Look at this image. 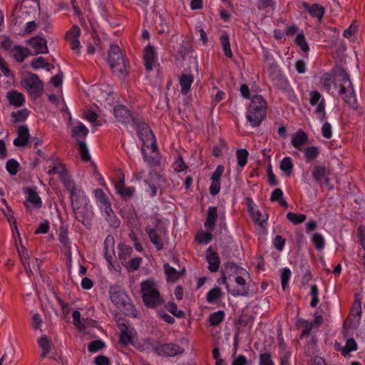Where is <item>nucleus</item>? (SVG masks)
<instances>
[{
  "mask_svg": "<svg viewBox=\"0 0 365 365\" xmlns=\"http://www.w3.org/2000/svg\"><path fill=\"white\" fill-rule=\"evenodd\" d=\"M335 88L339 86V94L349 106L355 107L356 99L354 92L352 83L349 75L345 71H341L337 76L336 82L334 83Z\"/></svg>",
  "mask_w": 365,
  "mask_h": 365,
  "instance_id": "obj_6",
  "label": "nucleus"
},
{
  "mask_svg": "<svg viewBox=\"0 0 365 365\" xmlns=\"http://www.w3.org/2000/svg\"><path fill=\"white\" fill-rule=\"evenodd\" d=\"M59 178H60L61 181L63 182V184L66 187V188L69 190L71 195L73 188L79 187L78 186H76L73 184V182L71 179L70 176L68 175L66 170H64L62 172V173L59 175Z\"/></svg>",
  "mask_w": 365,
  "mask_h": 365,
  "instance_id": "obj_39",
  "label": "nucleus"
},
{
  "mask_svg": "<svg viewBox=\"0 0 365 365\" xmlns=\"http://www.w3.org/2000/svg\"><path fill=\"white\" fill-rule=\"evenodd\" d=\"M140 293L147 307L155 308L163 302L158 284L153 279H149L141 282Z\"/></svg>",
  "mask_w": 365,
  "mask_h": 365,
  "instance_id": "obj_5",
  "label": "nucleus"
},
{
  "mask_svg": "<svg viewBox=\"0 0 365 365\" xmlns=\"http://www.w3.org/2000/svg\"><path fill=\"white\" fill-rule=\"evenodd\" d=\"M357 348L358 346L356 341L353 338L348 339L344 348H343V355L344 356H348L350 352L356 351Z\"/></svg>",
  "mask_w": 365,
  "mask_h": 365,
  "instance_id": "obj_46",
  "label": "nucleus"
},
{
  "mask_svg": "<svg viewBox=\"0 0 365 365\" xmlns=\"http://www.w3.org/2000/svg\"><path fill=\"white\" fill-rule=\"evenodd\" d=\"M144 61L146 69L153 70L156 62V53L154 47L148 45L145 48Z\"/></svg>",
  "mask_w": 365,
  "mask_h": 365,
  "instance_id": "obj_23",
  "label": "nucleus"
},
{
  "mask_svg": "<svg viewBox=\"0 0 365 365\" xmlns=\"http://www.w3.org/2000/svg\"><path fill=\"white\" fill-rule=\"evenodd\" d=\"M113 114L119 122L125 125H130L132 127L139 120L133 117L130 111L123 106H116L113 108Z\"/></svg>",
  "mask_w": 365,
  "mask_h": 365,
  "instance_id": "obj_12",
  "label": "nucleus"
},
{
  "mask_svg": "<svg viewBox=\"0 0 365 365\" xmlns=\"http://www.w3.org/2000/svg\"><path fill=\"white\" fill-rule=\"evenodd\" d=\"M267 110V101L262 96L256 95L252 98L246 113V118L252 127L260 125L266 117Z\"/></svg>",
  "mask_w": 365,
  "mask_h": 365,
  "instance_id": "obj_4",
  "label": "nucleus"
},
{
  "mask_svg": "<svg viewBox=\"0 0 365 365\" xmlns=\"http://www.w3.org/2000/svg\"><path fill=\"white\" fill-rule=\"evenodd\" d=\"M309 13L312 16L317 17L321 19L324 14V9L322 6L318 4H313L311 6H306Z\"/></svg>",
  "mask_w": 365,
  "mask_h": 365,
  "instance_id": "obj_43",
  "label": "nucleus"
},
{
  "mask_svg": "<svg viewBox=\"0 0 365 365\" xmlns=\"http://www.w3.org/2000/svg\"><path fill=\"white\" fill-rule=\"evenodd\" d=\"M27 201L31 203L34 207L39 208L41 207L42 202L38 194L32 189H28L26 190Z\"/></svg>",
  "mask_w": 365,
  "mask_h": 365,
  "instance_id": "obj_33",
  "label": "nucleus"
},
{
  "mask_svg": "<svg viewBox=\"0 0 365 365\" xmlns=\"http://www.w3.org/2000/svg\"><path fill=\"white\" fill-rule=\"evenodd\" d=\"M141 262L142 258L137 257L131 259L128 262H126L123 265L128 269V272H134L139 268Z\"/></svg>",
  "mask_w": 365,
  "mask_h": 365,
  "instance_id": "obj_44",
  "label": "nucleus"
},
{
  "mask_svg": "<svg viewBox=\"0 0 365 365\" xmlns=\"http://www.w3.org/2000/svg\"><path fill=\"white\" fill-rule=\"evenodd\" d=\"M120 329L119 341L123 345H128L133 343V339L135 336V331L129 324L124 322L118 324Z\"/></svg>",
  "mask_w": 365,
  "mask_h": 365,
  "instance_id": "obj_17",
  "label": "nucleus"
},
{
  "mask_svg": "<svg viewBox=\"0 0 365 365\" xmlns=\"http://www.w3.org/2000/svg\"><path fill=\"white\" fill-rule=\"evenodd\" d=\"M145 232L148 235L151 242L159 250L163 248V242L158 232L161 233V230L158 227V225L155 228L152 227L150 225H147L145 227Z\"/></svg>",
  "mask_w": 365,
  "mask_h": 365,
  "instance_id": "obj_20",
  "label": "nucleus"
},
{
  "mask_svg": "<svg viewBox=\"0 0 365 365\" xmlns=\"http://www.w3.org/2000/svg\"><path fill=\"white\" fill-rule=\"evenodd\" d=\"M194 81V77L191 74L184 73L180 78V85L181 87V93L186 95L190 90L192 83Z\"/></svg>",
  "mask_w": 365,
  "mask_h": 365,
  "instance_id": "obj_26",
  "label": "nucleus"
},
{
  "mask_svg": "<svg viewBox=\"0 0 365 365\" xmlns=\"http://www.w3.org/2000/svg\"><path fill=\"white\" fill-rule=\"evenodd\" d=\"M217 217V211L215 207H210L207 210V216L205 222L207 230H212Z\"/></svg>",
  "mask_w": 365,
  "mask_h": 365,
  "instance_id": "obj_30",
  "label": "nucleus"
},
{
  "mask_svg": "<svg viewBox=\"0 0 365 365\" xmlns=\"http://www.w3.org/2000/svg\"><path fill=\"white\" fill-rule=\"evenodd\" d=\"M264 61L268 67V70L270 72L276 71V70L277 68V64L275 62L272 54L267 50L264 51Z\"/></svg>",
  "mask_w": 365,
  "mask_h": 365,
  "instance_id": "obj_42",
  "label": "nucleus"
},
{
  "mask_svg": "<svg viewBox=\"0 0 365 365\" xmlns=\"http://www.w3.org/2000/svg\"><path fill=\"white\" fill-rule=\"evenodd\" d=\"M206 259L208 262V269L211 272H215L218 270L220 261L217 252L210 247L206 252Z\"/></svg>",
  "mask_w": 365,
  "mask_h": 365,
  "instance_id": "obj_21",
  "label": "nucleus"
},
{
  "mask_svg": "<svg viewBox=\"0 0 365 365\" xmlns=\"http://www.w3.org/2000/svg\"><path fill=\"white\" fill-rule=\"evenodd\" d=\"M105 346L103 341L101 340H95L91 341L88 346V349L90 352H96L100 349H103Z\"/></svg>",
  "mask_w": 365,
  "mask_h": 365,
  "instance_id": "obj_60",
  "label": "nucleus"
},
{
  "mask_svg": "<svg viewBox=\"0 0 365 365\" xmlns=\"http://www.w3.org/2000/svg\"><path fill=\"white\" fill-rule=\"evenodd\" d=\"M19 255L29 275L39 271L40 262L37 258L29 256L27 252L24 250L19 251Z\"/></svg>",
  "mask_w": 365,
  "mask_h": 365,
  "instance_id": "obj_13",
  "label": "nucleus"
},
{
  "mask_svg": "<svg viewBox=\"0 0 365 365\" xmlns=\"http://www.w3.org/2000/svg\"><path fill=\"white\" fill-rule=\"evenodd\" d=\"M249 212L252 220L259 225H262L263 222H264L267 219V217L265 215L261 214L258 210L252 206H250Z\"/></svg>",
  "mask_w": 365,
  "mask_h": 365,
  "instance_id": "obj_35",
  "label": "nucleus"
},
{
  "mask_svg": "<svg viewBox=\"0 0 365 365\" xmlns=\"http://www.w3.org/2000/svg\"><path fill=\"white\" fill-rule=\"evenodd\" d=\"M81 31L78 26H73L67 31L66 39L69 43L71 48L76 53H80L81 46L79 41V36Z\"/></svg>",
  "mask_w": 365,
  "mask_h": 365,
  "instance_id": "obj_15",
  "label": "nucleus"
},
{
  "mask_svg": "<svg viewBox=\"0 0 365 365\" xmlns=\"http://www.w3.org/2000/svg\"><path fill=\"white\" fill-rule=\"evenodd\" d=\"M136 129L143 145L141 151L145 160L150 165H156L159 162V153L155 136L148 125L140 120L133 126Z\"/></svg>",
  "mask_w": 365,
  "mask_h": 365,
  "instance_id": "obj_2",
  "label": "nucleus"
},
{
  "mask_svg": "<svg viewBox=\"0 0 365 365\" xmlns=\"http://www.w3.org/2000/svg\"><path fill=\"white\" fill-rule=\"evenodd\" d=\"M71 200L76 219L85 226H88L93 215V212L92 205L85 192L81 187L73 188Z\"/></svg>",
  "mask_w": 365,
  "mask_h": 365,
  "instance_id": "obj_3",
  "label": "nucleus"
},
{
  "mask_svg": "<svg viewBox=\"0 0 365 365\" xmlns=\"http://www.w3.org/2000/svg\"><path fill=\"white\" fill-rule=\"evenodd\" d=\"M165 307H166L167 310L169 312H170L171 314H173L175 317H181L184 316V314H185L184 312L182 311V310H179L178 309V307H177L176 304L173 302H168L165 305Z\"/></svg>",
  "mask_w": 365,
  "mask_h": 365,
  "instance_id": "obj_51",
  "label": "nucleus"
},
{
  "mask_svg": "<svg viewBox=\"0 0 365 365\" xmlns=\"http://www.w3.org/2000/svg\"><path fill=\"white\" fill-rule=\"evenodd\" d=\"M295 42L297 44V46H299L304 52L306 53L309 51V47L306 41V39H305V37H304L303 33H299L297 34V36L295 38Z\"/></svg>",
  "mask_w": 365,
  "mask_h": 365,
  "instance_id": "obj_49",
  "label": "nucleus"
},
{
  "mask_svg": "<svg viewBox=\"0 0 365 365\" xmlns=\"http://www.w3.org/2000/svg\"><path fill=\"white\" fill-rule=\"evenodd\" d=\"M92 92L100 102L107 101L112 93L111 88L107 85L93 86Z\"/></svg>",
  "mask_w": 365,
  "mask_h": 365,
  "instance_id": "obj_22",
  "label": "nucleus"
},
{
  "mask_svg": "<svg viewBox=\"0 0 365 365\" xmlns=\"http://www.w3.org/2000/svg\"><path fill=\"white\" fill-rule=\"evenodd\" d=\"M225 313L223 311H217L212 313L208 318V321L212 326L220 324L224 319Z\"/></svg>",
  "mask_w": 365,
  "mask_h": 365,
  "instance_id": "obj_41",
  "label": "nucleus"
},
{
  "mask_svg": "<svg viewBox=\"0 0 365 365\" xmlns=\"http://www.w3.org/2000/svg\"><path fill=\"white\" fill-rule=\"evenodd\" d=\"M312 242L314 245L315 247L320 250L324 247V239L323 236L319 233H315L312 237Z\"/></svg>",
  "mask_w": 365,
  "mask_h": 365,
  "instance_id": "obj_50",
  "label": "nucleus"
},
{
  "mask_svg": "<svg viewBox=\"0 0 365 365\" xmlns=\"http://www.w3.org/2000/svg\"><path fill=\"white\" fill-rule=\"evenodd\" d=\"M319 154V148L317 146H309L304 150V155L307 161L315 160Z\"/></svg>",
  "mask_w": 365,
  "mask_h": 365,
  "instance_id": "obj_38",
  "label": "nucleus"
},
{
  "mask_svg": "<svg viewBox=\"0 0 365 365\" xmlns=\"http://www.w3.org/2000/svg\"><path fill=\"white\" fill-rule=\"evenodd\" d=\"M20 83L33 98H36L43 93V83L36 74L29 73L21 80Z\"/></svg>",
  "mask_w": 365,
  "mask_h": 365,
  "instance_id": "obj_8",
  "label": "nucleus"
},
{
  "mask_svg": "<svg viewBox=\"0 0 365 365\" xmlns=\"http://www.w3.org/2000/svg\"><path fill=\"white\" fill-rule=\"evenodd\" d=\"M94 196L98 206L101 209L103 215L105 216L106 220L113 227L119 225V221L114 215L112 210L111 205L105 192L101 189H96L93 191Z\"/></svg>",
  "mask_w": 365,
  "mask_h": 365,
  "instance_id": "obj_7",
  "label": "nucleus"
},
{
  "mask_svg": "<svg viewBox=\"0 0 365 365\" xmlns=\"http://www.w3.org/2000/svg\"><path fill=\"white\" fill-rule=\"evenodd\" d=\"M79 153L83 160L88 161L91 159L88 149L84 141L79 142Z\"/></svg>",
  "mask_w": 365,
  "mask_h": 365,
  "instance_id": "obj_57",
  "label": "nucleus"
},
{
  "mask_svg": "<svg viewBox=\"0 0 365 365\" xmlns=\"http://www.w3.org/2000/svg\"><path fill=\"white\" fill-rule=\"evenodd\" d=\"M73 322L74 325L80 330L84 331V324L81 320V313L78 310H75L72 314Z\"/></svg>",
  "mask_w": 365,
  "mask_h": 365,
  "instance_id": "obj_58",
  "label": "nucleus"
},
{
  "mask_svg": "<svg viewBox=\"0 0 365 365\" xmlns=\"http://www.w3.org/2000/svg\"><path fill=\"white\" fill-rule=\"evenodd\" d=\"M259 364L260 365H274L271 359V356L267 353H264L260 355Z\"/></svg>",
  "mask_w": 365,
  "mask_h": 365,
  "instance_id": "obj_64",
  "label": "nucleus"
},
{
  "mask_svg": "<svg viewBox=\"0 0 365 365\" xmlns=\"http://www.w3.org/2000/svg\"><path fill=\"white\" fill-rule=\"evenodd\" d=\"M287 218L294 225H299L305 221L307 217L304 214H297L294 212H288Z\"/></svg>",
  "mask_w": 365,
  "mask_h": 365,
  "instance_id": "obj_45",
  "label": "nucleus"
},
{
  "mask_svg": "<svg viewBox=\"0 0 365 365\" xmlns=\"http://www.w3.org/2000/svg\"><path fill=\"white\" fill-rule=\"evenodd\" d=\"M164 268L168 280L175 282L178 279L180 274V272L177 271L167 263L164 264Z\"/></svg>",
  "mask_w": 365,
  "mask_h": 365,
  "instance_id": "obj_40",
  "label": "nucleus"
},
{
  "mask_svg": "<svg viewBox=\"0 0 365 365\" xmlns=\"http://www.w3.org/2000/svg\"><path fill=\"white\" fill-rule=\"evenodd\" d=\"M207 232L198 233L196 236V240L200 244H207L212 240V230H207Z\"/></svg>",
  "mask_w": 365,
  "mask_h": 365,
  "instance_id": "obj_54",
  "label": "nucleus"
},
{
  "mask_svg": "<svg viewBox=\"0 0 365 365\" xmlns=\"http://www.w3.org/2000/svg\"><path fill=\"white\" fill-rule=\"evenodd\" d=\"M280 168L285 175L289 176L293 169V163L291 158H284L280 163Z\"/></svg>",
  "mask_w": 365,
  "mask_h": 365,
  "instance_id": "obj_37",
  "label": "nucleus"
},
{
  "mask_svg": "<svg viewBox=\"0 0 365 365\" xmlns=\"http://www.w3.org/2000/svg\"><path fill=\"white\" fill-rule=\"evenodd\" d=\"M291 271L289 268H284L281 274V282L283 290H285L290 279Z\"/></svg>",
  "mask_w": 365,
  "mask_h": 365,
  "instance_id": "obj_53",
  "label": "nucleus"
},
{
  "mask_svg": "<svg viewBox=\"0 0 365 365\" xmlns=\"http://www.w3.org/2000/svg\"><path fill=\"white\" fill-rule=\"evenodd\" d=\"M27 44L31 46L34 55L48 53L46 40L39 36L31 38L27 41Z\"/></svg>",
  "mask_w": 365,
  "mask_h": 365,
  "instance_id": "obj_16",
  "label": "nucleus"
},
{
  "mask_svg": "<svg viewBox=\"0 0 365 365\" xmlns=\"http://www.w3.org/2000/svg\"><path fill=\"white\" fill-rule=\"evenodd\" d=\"M237 274L235 277V282L240 286L239 289L231 288L229 284H227L228 292L234 297L236 296H247L248 294V289L247 287L246 279L248 276V272L243 268L236 267Z\"/></svg>",
  "mask_w": 365,
  "mask_h": 365,
  "instance_id": "obj_11",
  "label": "nucleus"
},
{
  "mask_svg": "<svg viewBox=\"0 0 365 365\" xmlns=\"http://www.w3.org/2000/svg\"><path fill=\"white\" fill-rule=\"evenodd\" d=\"M358 29V24L356 21H353L352 24L344 31L343 36L346 38H350L352 35L356 33Z\"/></svg>",
  "mask_w": 365,
  "mask_h": 365,
  "instance_id": "obj_61",
  "label": "nucleus"
},
{
  "mask_svg": "<svg viewBox=\"0 0 365 365\" xmlns=\"http://www.w3.org/2000/svg\"><path fill=\"white\" fill-rule=\"evenodd\" d=\"M221 295V290L220 288L215 287L210 289L207 294V301L210 303L215 302Z\"/></svg>",
  "mask_w": 365,
  "mask_h": 365,
  "instance_id": "obj_56",
  "label": "nucleus"
},
{
  "mask_svg": "<svg viewBox=\"0 0 365 365\" xmlns=\"http://www.w3.org/2000/svg\"><path fill=\"white\" fill-rule=\"evenodd\" d=\"M307 134L304 130H299L292 135L291 143L294 148L299 149L307 143Z\"/></svg>",
  "mask_w": 365,
  "mask_h": 365,
  "instance_id": "obj_25",
  "label": "nucleus"
},
{
  "mask_svg": "<svg viewBox=\"0 0 365 365\" xmlns=\"http://www.w3.org/2000/svg\"><path fill=\"white\" fill-rule=\"evenodd\" d=\"M309 101L314 108V112L317 117L321 121H324L327 118L325 112V99L321 93L316 91H312L309 93Z\"/></svg>",
  "mask_w": 365,
  "mask_h": 365,
  "instance_id": "obj_10",
  "label": "nucleus"
},
{
  "mask_svg": "<svg viewBox=\"0 0 365 365\" xmlns=\"http://www.w3.org/2000/svg\"><path fill=\"white\" fill-rule=\"evenodd\" d=\"M38 343L39 344V346L42 349L41 358V359H43L50 352L51 344L50 340L46 336H42L40 339H38Z\"/></svg>",
  "mask_w": 365,
  "mask_h": 365,
  "instance_id": "obj_34",
  "label": "nucleus"
},
{
  "mask_svg": "<svg viewBox=\"0 0 365 365\" xmlns=\"http://www.w3.org/2000/svg\"><path fill=\"white\" fill-rule=\"evenodd\" d=\"M319 289L317 285L312 284L310 287V295L312 297V300L310 302V305L312 307H317L319 303Z\"/></svg>",
  "mask_w": 365,
  "mask_h": 365,
  "instance_id": "obj_52",
  "label": "nucleus"
},
{
  "mask_svg": "<svg viewBox=\"0 0 365 365\" xmlns=\"http://www.w3.org/2000/svg\"><path fill=\"white\" fill-rule=\"evenodd\" d=\"M53 167L48 171V174L49 175H52L53 174H58V175H60L62 173V172L65 170V168L61 163H57L56 160H53Z\"/></svg>",
  "mask_w": 365,
  "mask_h": 365,
  "instance_id": "obj_63",
  "label": "nucleus"
},
{
  "mask_svg": "<svg viewBox=\"0 0 365 365\" xmlns=\"http://www.w3.org/2000/svg\"><path fill=\"white\" fill-rule=\"evenodd\" d=\"M225 55L227 58L232 57V52L230 48V38L227 34H222L220 38Z\"/></svg>",
  "mask_w": 365,
  "mask_h": 365,
  "instance_id": "obj_36",
  "label": "nucleus"
},
{
  "mask_svg": "<svg viewBox=\"0 0 365 365\" xmlns=\"http://www.w3.org/2000/svg\"><path fill=\"white\" fill-rule=\"evenodd\" d=\"M29 115L27 109H21L11 113V117L14 122H21L25 120Z\"/></svg>",
  "mask_w": 365,
  "mask_h": 365,
  "instance_id": "obj_48",
  "label": "nucleus"
},
{
  "mask_svg": "<svg viewBox=\"0 0 365 365\" xmlns=\"http://www.w3.org/2000/svg\"><path fill=\"white\" fill-rule=\"evenodd\" d=\"M115 189L118 194L123 197H129L133 195L135 188L132 187H125L124 181H120L115 184Z\"/></svg>",
  "mask_w": 365,
  "mask_h": 365,
  "instance_id": "obj_32",
  "label": "nucleus"
},
{
  "mask_svg": "<svg viewBox=\"0 0 365 365\" xmlns=\"http://www.w3.org/2000/svg\"><path fill=\"white\" fill-rule=\"evenodd\" d=\"M248 153L245 149L237 151V163L240 167H244L247 160Z\"/></svg>",
  "mask_w": 365,
  "mask_h": 365,
  "instance_id": "obj_55",
  "label": "nucleus"
},
{
  "mask_svg": "<svg viewBox=\"0 0 365 365\" xmlns=\"http://www.w3.org/2000/svg\"><path fill=\"white\" fill-rule=\"evenodd\" d=\"M110 298L117 307L124 306L128 299L125 291L120 287L113 286L110 289Z\"/></svg>",
  "mask_w": 365,
  "mask_h": 365,
  "instance_id": "obj_18",
  "label": "nucleus"
},
{
  "mask_svg": "<svg viewBox=\"0 0 365 365\" xmlns=\"http://www.w3.org/2000/svg\"><path fill=\"white\" fill-rule=\"evenodd\" d=\"M88 133V130L81 122H77L72 128V136L76 138H84Z\"/></svg>",
  "mask_w": 365,
  "mask_h": 365,
  "instance_id": "obj_31",
  "label": "nucleus"
},
{
  "mask_svg": "<svg viewBox=\"0 0 365 365\" xmlns=\"http://www.w3.org/2000/svg\"><path fill=\"white\" fill-rule=\"evenodd\" d=\"M322 136L327 139H329L332 136V127L328 122H324L322 127Z\"/></svg>",
  "mask_w": 365,
  "mask_h": 365,
  "instance_id": "obj_62",
  "label": "nucleus"
},
{
  "mask_svg": "<svg viewBox=\"0 0 365 365\" xmlns=\"http://www.w3.org/2000/svg\"><path fill=\"white\" fill-rule=\"evenodd\" d=\"M183 351V348L174 343L161 344L155 347L157 354L163 356H175L182 354Z\"/></svg>",
  "mask_w": 365,
  "mask_h": 365,
  "instance_id": "obj_14",
  "label": "nucleus"
},
{
  "mask_svg": "<svg viewBox=\"0 0 365 365\" xmlns=\"http://www.w3.org/2000/svg\"><path fill=\"white\" fill-rule=\"evenodd\" d=\"M329 175V170L324 165H316L313 168L312 176L317 182L324 183L328 185L330 183Z\"/></svg>",
  "mask_w": 365,
  "mask_h": 365,
  "instance_id": "obj_19",
  "label": "nucleus"
},
{
  "mask_svg": "<svg viewBox=\"0 0 365 365\" xmlns=\"http://www.w3.org/2000/svg\"><path fill=\"white\" fill-rule=\"evenodd\" d=\"M7 98L9 103L15 107H20L23 106L25 102V97L21 93L16 91H11L7 93Z\"/></svg>",
  "mask_w": 365,
  "mask_h": 365,
  "instance_id": "obj_27",
  "label": "nucleus"
},
{
  "mask_svg": "<svg viewBox=\"0 0 365 365\" xmlns=\"http://www.w3.org/2000/svg\"><path fill=\"white\" fill-rule=\"evenodd\" d=\"M133 252V249L126 245L120 244L118 247V257L121 261V263L124 264L130 257Z\"/></svg>",
  "mask_w": 365,
  "mask_h": 365,
  "instance_id": "obj_29",
  "label": "nucleus"
},
{
  "mask_svg": "<svg viewBox=\"0 0 365 365\" xmlns=\"http://www.w3.org/2000/svg\"><path fill=\"white\" fill-rule=\"evenodd\" d=\"M108 62L115 73H123L125 63L123 55L117 45H111L108 52Z\"/></svg>",
  "mask_w": 365,
  "mask_h": 365,
  "instance_id": "obj_9",
  "label": "nucleus"
},
{
  "mask_svg": "<svg viewBox=\"0 0 365 365\" xmlns=\"http://www.w3.org/2000/svg\"><path fill=\"white\" fill-rule=\"evenodd\" d=\"M31 66L34 69L46 68L47 70H49L48 68V64L45 62V59L42 56L34 58L31 61Z\"/></svg>",
  "mask_w": 365,
  "mask_h": 365,
  "instance_id": "obj_47",
  "label": "nucleus"
},
{
  "mask_svg": "<svg viewBox=\"0 0 365 365\" xmlns=\"http://www.w3.org/2000/svg\"><path fill=\"white\" fill-rule=\"evenodd\" d=\"M18 137L14 139V144L18 147H24L29 138V130L26 125H22L18 129Z\"/></svg>",
  "mask_w": 365,
  "mask_h": 365,
  "instance_id": "obj_24",
  "label": "nucleus"
},
{
  "mask_svg": "<svg viewBox=\"0 0 365 365\" xmlns=\"http://www.w3.org/2000/svg\"><path fill=\"white\" fill-rule=\"evenodd\" d=\"M136 129L143 145L141 151L145 160L150 165H156L159 162V153L155 136L148 125L140 120L133 126Z\"/></svg>",
  "mask_w": 365,
  "mask_h": 365,
  "instance_id": "obj_1",
  "label": "nucleus"
},
{
  "mask_svg": "<svg viewBox=\"0 0 365 365\" xmlns=\"http://www.w3.org/2000/svg\"><path fill=\"white\" fill-rule=\"evenodd\" d=\"M6 168L7 171L11 175H14L18 172L19 163L16 160H9L6 163Z\"/></svg>",
  "mask_w": 365,
  "mask_h": 365,
  "instance_id": "obj_59",
  "label": "nucleus"
},
{
  "mask_svg": "<svg viewBox=\"0 0 365 365\" xmlns=\"http://www.w3.org/2000/svg\"><path fill=\"white\" fill-rule=\"evenodd\" d=\"M12 56L18 62H22L30 54L27 48L21 46H15L12 49Z\"/></svg>",
  "mask_w": 365,
  "mask_h": 365,
  "instance_id": "obj_28",
  "label": "nucleus"
}]
</instances>
